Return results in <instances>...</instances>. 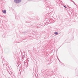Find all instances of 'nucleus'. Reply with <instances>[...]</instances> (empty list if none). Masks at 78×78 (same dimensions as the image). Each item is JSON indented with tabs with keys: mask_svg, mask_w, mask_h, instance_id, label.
Wrapping results in <instances>:
<instances>
[{
	"mask_svg": "<svg viewBox=\"0 0 78 78\" xmlns=\"http://www.w3.org/2000/svg\"><path fill=\"white\" fill-rule=\"evenodd\" d=\"M68 7H69L68 6Z\"/></svg>",
	"mask_w": 78,
	"mask_h": 78,
	"instance_id": "14",
	"label": "nucleus"
},
{
	"mask_svg": "<svg viewBox=\"0 0 78 78\" xmlns=\"http://www.w3.org/2000/svg\"><path fill=\"white\" fill-rule=\"evenodd\" d=\"M64 8H66L67 9H68V8H67V7H66V6H65V5H64Z\"/></svg>",
	"mask_w": 78,
	"mask_h": 78,
	"instance_id": "6",
	"label": "nucleus"
},
{
	"mask_svg": "<svg viewBox=\"0 0 78 78\" xmlns=\"http://www.w3.org/2000/svg\"><path fill=\"white\" fill-rule=\"evenodd\" d=\"M34 33H36V32H34Z\"/></svg>",
	"mask_w": 78,
	"mask_h": 78,
	"instance_id": "11",
	"label": "nucleus"
},
{
	"mask_svg": "<svg viewBox=\"0 0 78 78\" xmlns=\"http://www.w3.org/2000/svg\"><path fill=\"white\" fill-rule=\"evenodd\" d=\"M71 0V1H72H72H73V0Z\"/></svg>",
	"mask_w": 78,
	"mask_h": 78,
	"instance_id": "13",
	"label": "nucleus"
},
{
	"mask_svg": "<svg viewBox=\"0 0 78 78\" xmlns=\"http://www.w3.org/2000/svg\"><path fill=\"white\" fill-rule=\"evenodd\" d=\"M3 13L4 14H6V10H4L2 11Z\"/></svg>",
	"mask_w": 78,
	"mask_h": 78,
	"instance_id": "3",
	"label": "nucleus"
},
{
	"mask_svg": "<svg viewBox=\"0 0 78 78\" xmlns=\"http://www.w3.org/2000/svg\"><path fill=\"white\" fill-rule=\"evenodd\" d=\"M14 1L15 3L17 4L20 3V2H21V1H22V0H14Z\"/></svg>",
	"mask_w": 78,
	"mask_h": 78,
	"instance_id": "1",
	"label": "nucleus"
},
{
	"mask_svg": "<svg viewBox=\"0 0 78 78\" xmlns=\"http://www.w3.org/2000/svg\"><path fill=\"white\" fill-rule=\"evenodd\" d=\"M58 33L57 32H54V34H55V35H58Z\"/></svg>",
	"mask_w": 78,
	"mask_h": 78,
	"instance_id": "4",
	"label": "nucleus"
},
{
	"mask_svg": "<svg viewBox=\"0 0 78 78\" xmlns=\"http://www.w3.org/2000/svg\"><path fill=\"white\" fill-rule=\"evenodd\" d=\"M72 2H73V3H74V5H76V6H77V5H76V4H75V3H75V2H73V1H72Z\"/></svg>",
	"mask_w": 78,
	"mask_h": 78,
	"instance_id": "5",
	"label": "nucleus"
},
{
	"mask_svg": "<svg viewBox=\"0 0 78 78\" xmlns=\"http://www.w3.org/2000/svg\"><path fill=\"white\" fill-rule=\"evenodd\" d=\"M58 60L60 62H61V61H60V60H59V58L58 59Z\"/></svg>",
	"mask_w": 78,
	"mask_h": 78,
	"instance_id": "8",
	"label": "nucleus"
},
{
	"mask_svg": "<svg viewBox=\"0 0 78 78\" xmlns=\"http://www.w3.org/2000/svg\"><path fill=\"white\" fill-rule=\"evenodd\" d=\"M57 58L58 59H59V58H58V56H57Z\"/></svg>",
	"mask_w": 78,
	"mask_h": 78,
	"instance_id": "10",
	"label": "nucleus"
},
{
	"mask_svg": "<svg viewBox=\"0 0 78 78\" xmlns=\"http://www.w3.org/2000/svg\"><path fill=\"white\" fill-rule=\"evenodd\" d=\"M76 76H78V74H76Z\"/></svg>",
	"mask_w": 78,
	"mask_h": 78,
	"instance_id": "9",
	"label": "nucleus"
},
{
	"mask_svg": "<svg viewBox=\"0 0 78 78\" xmlns=\"http://www.w3.org/2000/svg\"><path fill=\"white\" fill-rule=\"evenodd\" d=\"M46 10H49V9H50V8H49V7L48 6H47V7H46Z\"/></svg>",
	"mask_w": 78,
	"mask_h": 78,
	"instance_id": "2",
	"label": "nucleus"
},
{
	"mask_svg": "<svg viewBox=\"0 0 78 78\" xmlns=\"http://www.w3.org/2000/svg\"><path fill=\"white\" fill-rule=\"evenodd\" d=\"M22 55V57H23V56H24V55H25V54L24 53H23Z\"/></svg>",
	"mask_w": 78,
	"mask_h": 78,
	"instance_id": "7",
	"label": "nucleus"
},
{
	"mask_svg": "<svg viewBox=\"0 0 78 78\" xmlns=\"http://www.w3.org/2000/svg\"><path fill=\"white\" fill-rule=\"evenodd\" d=\"M69 8H70H70H70V7H69Z\"/></svg>",
	"mask_w": 78,
	"mask_h": 78,
	"instance_id": "12",
	"label": "nucleus"
}]
</instances>
